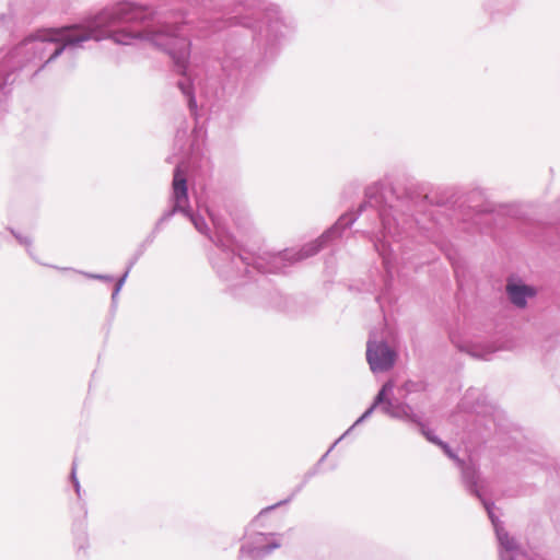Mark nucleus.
Returning a JSON list of instances; mask_svg holds the SVG:
<instances>
[{
  "label": "nucleus",
  "mask_w": 560,
  "mask_h": 560,
  "mask_svg": "<svg viewBox=\"0 0 560 560\" xmlns=\"http://www.w3.org/2000/svg\"><path fill=\"white\" fill-rule=\"evenodd\" d=\"M173 192H174V210L187 212V208H188L187 185H186V179L180 174L179 170H176V172L174 174Z\"/></svg>",
  "instance_id": "nucleus-6"
},
{
  "label": "nucleus",
  "mask_w": 560,
  "mask_h": 560,
  "mask_svg": "<svg viewBox=\"0 0 560 560\" xmlns=\"http://www.w3.org/2000/svg\"><path fill=\"white\" fill-rule=\"evenodd\" d=\"M153 12L144 7L136 5L130 2L117 3L110 9L102 11L94 20L93 25L89 27L74 25L69 27L54 28L45 32L40 36L43 40L61 42L50 59L59 56L67 45H77L90 38L100 39L96 28L110 26L116 23L144 21L152 16Z\"/></svg>",
  "instance_id": "nucleus-1"
},
{
  "label": "nucleus",
  "mask_w": 560,
  "mask_h": 560,
  "mask_svg": "<svg viewBox=\"0 0 560 560\" xmlns=\"http://www.w3.org/2000/svg\"><path fill=\"white\" fill-rule=\"evenodd\" d=\"M279 547L280 542L275 539L273 535L258 533L248 537L241 551L248 555L268 553Z\"/></svg>",
  "instance_id": "nucleus-4"
},
{
  "label": "nucleus",
  "mask_w": 560,
  "mask_h": 560,
  "mask_svg": "<svg viewBox=\"0 0 560 560\" xmlns=\"http://www.w3.org/2000/svg\"><path fill=\"white\" fill-rule=\"evenodd\" d=\"M506 292L511 302L517 307H524L526 305V299L533 298L536 294V290L533 287L526 285L520 281H509Z\"/></svg>",
  "instance_id": "nucleus-5"
},
{
  "label": "nucleus",
  "mask_w": 560,
  "mask_h": 560,
  "mask_svg": "<svg viewBox=\"0 0 560 560\" xmlns=\"http://www.w3.org/2000/svg\"><path fill=\"white\" fill-rule=\"evenodd\" d=\"M192 222L199 231H202L201 226H205V223H199V221L196 219H192Z\"/></svg>",
  "instance_id": "nucleus-11"
},
{
  "label": "nucleus",
  "mask_w": 560,
  "mask_h": 560,
  "mask_svg": "<svg viewBox=\"0 0 560 560\" xmlns=\"http://www.w3.org/2000/svg\"><path fill=\"white\" fill-rule=\"evenodd\" d=\"M427 439L435 444H438V442H441L440 440H438L436 438H433L432 435H430L429 433L424 432Z\"/></svg>",
  "instance_id": "nucleus-9"
},
{
  "label": "nucleus",
  "mask_w": 560,
  "mask_h": 560,
  "mask_svg": "<svg viewBox=\"0 0 560 560\" xmlns=\"http://www.w3.org/2000/svg\"><path fill=\"white\" fill-rule=\"evenodd\" d=\"M393 387L394 384L392 382L385 383L380 393L377 394L374 405L384 402L386 400L387 393L392 392Z\"/></svg>",
  "instance_id": "nucleus-7"
},
{
  "label": "nucleus",
  "mask_w": 560,
  "mask_h": 560,
  "mask_svg": "<svg viewBox=\"0 0 560 560\" xmlns=\"http://www.w3.org/2000/svg\"><path fill=\"white\" fill-rule=\"evenodd\" d=\"M316 252V248H313L308 254H313Z\"/></svg>",
  "instance_id": "nucleus-13"
},
{
  "label": "nucleus",
  "mask_w": 560,
  "mask_h": 560,
  "mask_svg": "<svg viewBox=\"0 0 560 560\" xmlns=\"http://www.w3.org/2000/svg\"><path fill=\"white\" fill-rule=\"evenodd\" d=\"M138 37H144L159 47L168 48L180 71L185 69L189 56V42L184 37L176 36L171 27L163 25L148 30L144 33L119 31L113 34V39L116 43L125 45L131 44Z\"/></svg>",
  "instance_id": "nucleus-2"
},
{
  "label": "nucleus",
  "mask_w": 560,
  "mask_h": 560,
  "mask_svg": "<svg viewBox=\"0 0 560 560\" xmlns=\"http://www.w3.org/2000/svg\"><path fill=\"white\" fill-rule=\"evenodd\" d=\"M438 445L444 451V453L452 459L458 460L456 455L451 451L447 444L443 442H438Z\"/></svg>",
  "instance_id": "nucleus-8"
},
{
  "label": "nucleus",
  "mask_w": 560,
  "mask_h": 560,
  "mask_svg": "<svg viewBox=\"0 0 560 560\" xmlns=\"http://www.w3.org/2000/svg\"><path fill=\"white\" fill-rule=\"evenodd\" d=\"M366 358L372 371H387L395 362V352L385 343L373 342L368 345Z\"/></svg>",
  "instance_id": "nucleus-3"
},
{
  "label": "nucleus",
  "mask_w": 560,
  "mask_h": 560,
  "mask_svg": "<svg viewBox=\"0 0 560 560\" xmlns=\"http://www.w3.org/2000/svg\"><path fill=\"white\" fill-rule=\"evenodd\" d=\"M189 105H190L191 107H195V106H196V102H195L194 97H190V100H189Z\"/></svg>",
  "instance_id": "nucleus-12"
},
{
  "label": "nucleus",
  "mask_w": 560,
  "mask_h": 560,
  "mask_svg": "<svg viewBox=\"0 0 560 560\" xmlns=\"http://www.w3.org/2000/svg\"><path fill=\"white\" fill-rule=\"evenodd\" d=\"M192 222L199 231H202L201 226H205V223H199V221L196 219H192Z\"/></svg>",
  "instance_id": "nucleus-10"
}]
</instances>
